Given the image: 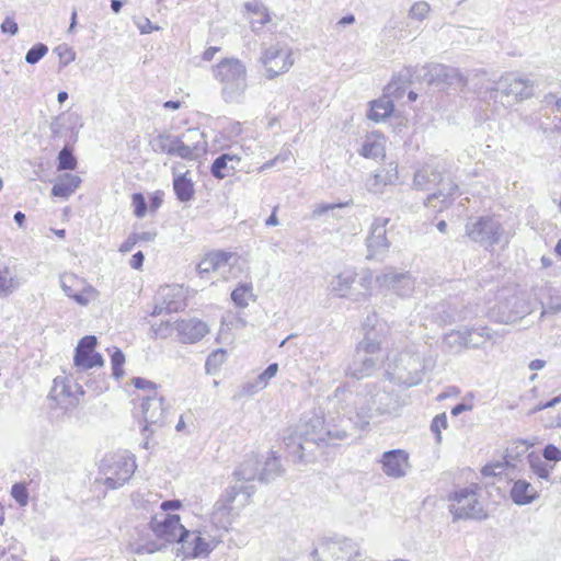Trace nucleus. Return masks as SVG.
I'll use <instances>...</instances> for the list:
<instances>
[{"label":"nucleus","instance_id":"obj_30","mask_svg":"<svg viewBox=\"0 0 561 561\" xmlns=\"http://www.w3.org/2000/svg\"><path fill=\"white\" fill-rule=\"evenodd\" d=\"M239 162L240 157L237 154L222 153L213 162L210 172L216 179H225L233 174Z\"/></svg>","mask_w":561,"mask_h":561},{"label":"nucleus","instance_id":"obj_47","mask_svg":"<svg viewBox=\"0 0 561 561\" xmlns=\"http://www.w3.org/2000/svg\"><path fill=\"white\" fill-rule=\"evenodd\" d=\"M443 185H444L443 188H440L438 192H436L427 197L426 205L435 206L433 204V201L436 198H439V197H443L442 202L444 204H447L449 201V197H451L458 190L457 184H455L451 181H448L446 184H443Z\"/></svg>","mask_w":561,"mask_h":561},{"label":"nucleus","instance_id":"obj_20","mask_svg":"<svg viewBox=\"0 0 561 561\" xmlns=\"http://www.w3.org/2000/svg\"><path fill=\"white\" fill-rule=\"evenodd\" d=\"M358 274L354 268H345L334 276L329 285L331 293L340 298H350L354 301H360L365 298V293H356L353 287Z\"/></svg>","mask_w":561,"mask_h":561},{"label":"nucleus","instance_id":"obj_53","mask_svg":"<svg viewBox=\"0 0 561 561\" xmlns=\"http://www.w3.org/2000/svg\"><path fill=\"white\" fill-rule=\"evenodd\" d=\"M374 282L373 272L369 268L362 271L359 275L358 285L363 289L360 293H365V298L362 300H366L370 296V290Z\"/></svg>","mask_w":561,"mask_h":561},{"label":"nucleus","instance_id":"obj_6","mask_svg":"<svg viewBox=\"0 0 561 561\" xmlns=\"http://www.w3.org/2000/svg\"><path fill=\"white\" fill-rule=\"evenodd\" d=\"M466 236L479 243L485 250H491L495 244L503 248L510 243L511 233L507 232L495 216H480L470 218L465 227Z\"/></svg>","mask_w":561,"mask_h":561},{"label":"nucleus","instance_id":"obj_55","mask_svg":"<svg viewBox=\"0 0 561 561\" xmlns=\"http://www.w3.org/2000/svg\"><path fill=\"white\" fill-rule=\"evenodd\" d=\"M528 445L526 442H515L513 443L507 449L505 459L508 462V460H515L518 457L523 456L528 450Z\"/></svg>","mask_w":561,"mask_h":561},{"label":"nucleus","instance_id":"obj_58","mask_svg":"<svg viewBox=\"0 0 561 561\" xmlns=\"http://www.w3.org/2000/svg\"><path fill=\"white\" fill-rule=\"evenodd\" d=\"M12 497L21 505L26 506L28 503V493L24 484L15 483L11 489Z\"/></svg>","mask_w":561,"mask_h":561},{"label":"nucleus","instance_id":"obj_54","mask_svg":"<svg viewBox=\"0 0 561 561\" xmlns=\"http://www.w3.org/2000/svg\"><path fill=\"white\" fill-rule=\"evenodd\" d=\"M433 320L438 325H444L447 323H450L454 320V312H450L447 310V305L445 302H442L437 307V311L433 313Z\"/></svg>","mask_w":561,"mask_h":561},{"label":"nucleus","instance_id":"obj_23","mask_svg":"<svg viewBox=\"0 0 561 561\" xmlns=\"http://www.w3.org/2000/svg\"><path fill=\"white\" fill-rule=\"evenodd\" d=\"M175 330L180 341L190 344L198 342L209 332L207 323L196 318L176 321Z\"/></svg>","mask_w":561,"mask_h":561},{"label":"nucleus","instance_id":"obj_60","mask_svg":"<svg viewBox=\"0 0 561 561\" xmlns=\"http://www.w3.org/2000/svg\"><path fill=\"white\" fill-rule=\"evenodd\" d=\"M131 383L135 386V388L148 391L149 394H154L157 385L148 379L141 378V377H135L131 379Z\"/></svg>","mask_w":561,"mask_h":561},{"label":"nucleus","instance_id":"obj_48","mask_svg":"<svg viewBox=\"0 0 561 561\" xmlns=\"http://www.w3.org/2000/svg\"><path fill=\"white\" fill-rule=\"evenodd\" d=\"M77 167V159L72 153V150L65 146L58 153V165L60 170H73Z\"/></svg>","mask_w":561,"mask_h":561},{"label":"nucleus","instance_id":"obj_5","mask_svg":"<svg viewBox=\"0 0 561 561\" xmlns=\"http://www.w3.org/2000/svg\"><path fill=\"white\" fill-rule=\"evenodd\" d=\"M255 491L254 485H228L214 504L210 515L211 523L219 528L227 529L232 524L234 516L238 515L237 510L248 505Z\"/></svg>","mask_w":561,"mask_h":561},{"label":"nucleus","instance_id":"obj_28","mask_svg":"<svg viewBox=\"0 0 561 561\" xmlns=\"http://www.w3.org/2000/svg\"><path fill=\"white\" fill-rule=\"evenodd\" d=\"M389 220V218L385 217L375 218L370 227V234L367 238L368 248L375 251H381L389 248L386 230V226L388 225Z\"/></svg>","mask_w":561,"mask_h":561},{"label":"nucleus","instance_id":"obj_50","mask_svg":"<svg viewBox=\"0 0 561 561\" xmlns=\"http://www.w3.org/2000/svg\"><path fill=\"white\" fill-rule=\"evenodd\" d=\"M125 363V355L124 353L115 347L113 354L111 355V364H112V370L113 376L116 379H121L124 376L123 365Z\"/></svg>","mask_w":561,"mask_h":561},{"label":"nucleus","instance_id":"obj_18","mask_svg":"<svg viewBox=\"0 0 561 561\" xmlns=\"http://www.w3.org/2000/svg\"><path fill=\"white\" fill-rule=\"evenodd\" d=\"M178 138L181 159L194 160L206 152L207 142L198 128H188Z\"/></svg>","mask_w":561,"mask_h":561},{"label":"nucleus","instance_id":"obj_32","mask_svg":"<svg viewBox=\"0 0 561 561\" xmlns=\"http://www.w3.org/2000/svg\"><path fill=\"white\" fill-rule=\"evenodd\" d=\"M80 176L71 173H65L57 178L51 187V195L56 197L68 198L79 187Z\"/></svg>","mask_w":561,"mask_h":561},{"label":"nucleus","instance_id":"obj_31","mask_svg":"<svg viewBox=\"0 0 561 561\" xmlns=\"http://www.w3.org/2000/svg\"><path fill=\"white\" fill-rule=\"evenodd\" d=\"M232 254L225 251H216L208 253L197 265V271L201 275H206L216 272L228 265Z\"/></svg>","mask_w":561,"mask_h":561},{"label":"nucleus","instance_id":"obj_33","mask_svg":"<svg viewBox=\"0 0 561 561\" xmlns=\"http://www.w3.org/2000/svg\"><path fill=\"white\" fill-rule=\"evenodd\" d=\"M412 80H415L414 72H412L410 68H407L386 85L383 94L391 100L392 98L396 100L401 99L405 92L407 83Z\"/></svg>","mask_w":561,"mask_h":561},{"label":"nucleus","instance_id":"obj_40","mask_svg":"<svg viewBox=\"0 0 561 561\" xmlns=\"http://www.w3.org/2000/svg\"><path fill=\"white\" fill-rule=\"evenodd\" d=\"M19 287L16 274L4 266L0 268V296H8Z\"/></svg>","mask_w":561,"mask_h":561},{"label":"nucleus","instance_id":"obj_21","mask_svg":"<svg viewBox=\"0 0 561 561\" xmlns=\"http://www.w3.org/2000/svg\"><path fill=\"white\" fill-rule=\"evenodd\" d=\"M96 342L94 335H87L79 341L73 357L77 367L90 369L104 364L102 355L94 352Z\"/></svg>","mask_w":561,"mask_h":561},{"label":"nucleus","instance_id":"obj_17","mask_svg":"<svg viewBox=\"0 0 561 561\" xmlns=\"http://www.w3.org/2000/svg\"><path fill=\"white\" fill-rule=\"evenodd\" d=\"M60 286L64 293L80 306H87L96 295V290L91 285L73 274L60 276Z\"/></svg>","mask_w":561,"mask_h":561},{"label":"nucleus","instance_id":"obj_45","mask_svg":"<svg viewBox=\"0 0 561 561\" xmlns=\"http://www.w3.org/2000/svg\"><path fill=\"white\" fill-rule=\"evenodd\" d=\"M431 5L426 1L414 2L409 12L408 18L413 21L423 22L428 18Z\"/></svg>","mask_w":561,"mask_h":561},{"label":"nucleus","instance_id":"obj_41","mask_svg":"<svg viewBox=\"0 0 561 561\" xmlns=\"http://www.w3.org/2000/svg\"><path fill=\"white\" fill-rule=\"evenodd\" d=\"M529 468L539 479L549 480L553 466L547 465L540 456L530 453L527 456Z\"/></svg>","mask_w":561,"mask_h":561},{"label":"nucleus","instance_id":"obj_51","mask_svg":"<svg viewBox=\"0 0 561 561\" xmlns=\"http://www.w3.org/2000/svg\"><path fill=\"white\" fill-rule=\"evenodd\" d=\"M48 51V47L38 43L34 45L25 55V61L30 65L37 64Z\"/></svg>","mask_w":561,"mask_h":561},{"label":"nucleus","instance_id":"obj_14","mask_svg":"<svg viewBox=\"0 0 561 561\" xmlns=\"http://www.w3.org/2000/svg\"><path fill=\"white\" fill-rule=\"evenodd\" d=\"M83 394L81 386L67 377H56L49 392V398L64 410L78 405L79 397Z\"/></svg>","mask_w":561,"mask_h":561},{"label":"nucleus","instance_id":"obj_42","mask_svg":"<svg viewBox=\"0 0 561 561\" xmlns=\"http://www.w3.org/2000/svg\"><path fill=\"white\" fill-rule=\"evenodd\" d=\"M251 284H240L231 293V300L238 308H245L254 299Z\"/></svg>","mask_w":561,"mask_h":561},{"label":"nucleus","instance_id":"obj_49","mask_svg":"<svg viewBox=\"0 0 561 561\" xmlns=\"http://www.w3.org/2000/svg\"><path fill=\"white\" fill-rule=\"evenodd\" d=\"M244 8L248 12L261 15L260 23L267 24L271 22V15L268 9L259 0H252L244 3Z\"/></svg>","mask_w":561,"mask_h":561},{"label":"nucleus","instance_id":"obj_16","mask_svg":"<svg viewBox=\"0 0 561 561\" xmlns=\"http://www.w3.org/2000/svg\"><path fill=\"white\" fill-rule=\"evenodd\" d=\"M141 413L146 423L141 432L147 433L152 426H162L167 416L164 399L157 392L142 398Z\"/></svg>","mask_w":561,"mask_h":561},{"label":"nucleus","instance_id":"obj_11","mask_svg":"<svg viewBox=\"0 0 561 561\" xmlns=\"http://www.w3.org/2000/svg\"><path fill=\"white\" fill-rule=\"evenodd\" d=\"M137 468L135 458L128 453H118L106 457L102 462V471L105 476L104 484L110 489L124 485Z\"/></svg>","mask_w":561,"mask_h":561},{"label":"nucleus","instance_id":"obj_9","mask_svg":"<svg viewBox=\"0 0 561 561\" xmlns=\"http://www.w3.org/2000/svg\"><path fill=\"white\" fill-rule=\"evenodd\" d=\"M531 95L533 83L530 80L514 73H506L488 91L486 98L493 101L494 104L507 108Z\"/></svg>","mask_w":561,"mask_h":561},{"label":"nucleus","instance_id":"obj_25","mask_svg":"<svg viewBox=\"0 0 561 561\" xmlns=\"http://www.w3.org/2000/svg\"><path fill=\"white\" fill-rule=\"evenodd\" d=\"M184 556L186 558L206 557L211 551L209 542H207L199 533L186 529V535L180 539Z\"/></svg>","mask_w":561,"mask_h":561},{"label":"nucleus","instance_id":"obj_27","mask_svg":"<svg viewBox=\"0 0 561 561\" xmlns=\"http://www.w3.org/2000/svg\"><path fill=\"white\" fill-rule=\"evenodd\" d=\"M382 331L383 329L381 324L379 328L374 325L371 329L367 330L363 340L357 344L355 352H360L370 356H377L380 354L388 355L382 348Z\"/></svg>","mask_w":561,"mask_h":561},{"label":"nucleus","instance_id":"obj_57","mask_svg":"<svg viewBox=\"0 0 561 561\" xmlns=\"http://www.w3.org/2000/svg\"><path fill=\"white\" fill-rule=\"evenodd\" d=\"M447 427V417L445 413L436 415L431 424V431L435 434L436 443L442 442V430Z\"/></svg>","mask_w":561,"mask_h":561},{"label":"nucleus","instance_id":"obj_56","mask_svg":"<svg viewBox=\"0 0 561 561\" xmlns=\"http://www.w3.org/2000/svg\"><path fill=\"white\" fill-rule=\"evenodd\" d=\"M278 371V364H270L266 369L257 376L256 385L263 389L267 386L268 381L276 376Z\"/></svg>","mask_w":561,"mask_h":561},{"label":"nucleus","instance_id":"obj_43","mask_svg":"<svg viewBox=\"0 0 561 561\" xmlns=\"http://www.w3.org/2000/svg\"><path fill=\"white\" fill-rule=\"evenodd\" d=\"M170 291H173L172 289H168V293L163 294V301L160 304H157L151 312V316L157 317L162 314L163 312L172 313L178 312L184 308L183 301H167V297L170 296Z\"/></svg>","mask_w":561,"mask_h":561},{"label":"nucleus","instance_id":"obj_22","mask_svg":"<svg viewBox=\"0 0 561 561\" xmlns=\"http://www.w3.org/2000/svg\"><path fill=\"white\" fill-rule=\"evenodd\" d=\"M382 472L392 479H401L407 476L409 469V454L403 449L385 451L379 460Z\"/></svg>","mask_w":561,"mask_h":561},{"label":"nucleus","instance_id":"obj_36","mask_svg":"<svg viewBox=\"0 0 561 561\" xmlns=\"http://www.w3.org/2000/svg\"><path fill=\"white\" fill-rule=\"evenodd\" d=\"M443 184L440 173L430 165L423 167L414 173L413 184L416 188L428 190L430 184Z\"/></svg>","mask_w":561,"mask_h":561},{"label":"nucleus","instance_id":"obj_24","mask_svg":"<svg viewBox=\"0 0 561 561\" xmlns=\"http://www.w3.org/2000/svg\"><path fill=\"white\" fill-rule=\"evenodd\" d=\"M261 459L257 455L251 454L240 462L232 472V483L239 485H251L249 482L260 476Z\"/></svg>","mask_w":561,"mask_h":561},{"label":"nucleus","instance_id":"obj_34","mask_svg":"<svg viewBox=\"0 0 561 561\" xmlns=\"http://www.w3.org/2000/svg\"><path fill=\"white\" fill-rule=\"evenodd\" d=\"M330 550L335 554L337 561H351L359 556L358 543L348 538L333 542Z\"/></svg>","mask_w":561,"mask_h":561},{"label":"nucleus","instance_id":"obj_2","mask_svg":"<svg viewBox=\"0 0 561 561\" xmlns=\"http://www.w3.org/2000/svg\"><path fill=\"white\" fill-rule=\"evenodd\" d=\"M347 438V432L337 426L329 427L323 415L312 413L302 419L299 432L285 439L286 446L299 461H308L316 447L334 445Z\"/></svg>","mask_w":561,"mask_h":561},{"label":"nucleus","instance_id":"obj_1","mask_svg":"<svg viewBox=\"0 0 561 561\" xmlns=\"http://www.w3.org/2000/svg\"><path fill=\"white\" fill-rule=\"evenodd\" d=\"M402 402L399 394L385 381L365 383L350 393L345 413L356 426L364 428L377 416L397 413Z\"/></svg>","mask_w":561,"mask_h":561},{"label":"nucleus","instance_id":"obj_52","mask_svg":"<svg viewBox=\"0 0 561 561\" xmlns=\"http://www.w3.org/2000/svg\"><path fill=\"white\" fill-rule=\"evenodd\" d=\"M54 53L58 55L59 64L61 67L69 65L76 58V53L73 51V49L66 44L58 45L54 49Z\"/></svg>","mask_w":561,"mask_h":561},{"label":"nucleus","instance_id":"obj_63","mask_svg":"<svg viewBox=\"0 0 561 561\" xmlns=\"http://www.w3.org/2000/svg\"><path fill=\"white\" fill-rule=\"evenodd\" d=\"M225 356H226V351H224V350H217V351L213 352L207 357L206 367L208 368L213 365L214 366L220 365L225 360Z\"/></svg>","mask_w":561,"mask_h":561},{"label":"nucleus","instance_id":"obj_12","mask_svg":"<svg viewBox=\"0 0 561 561\" xmlns=\"http://www.w3.org/2000/svg\"><path fill=\"white\" fill-rule=\"evenodd\" d=\"M493 333L488 327L451 330L444 335V346L453 353H459L465 347H480L485 340H492Z\"/></svg>","mask_w":561,"mask_h":561},{"label":"nucleus","instance_id":"obj_7","mask_svg":"<svg viewBox=\"0 0 561 561\" xmlns=\"http://www.w3.org/2000/svg\"><path fill=\"white\" fill-rule=\"evenodd\" d=\"M423 364L417 352L405 350L392 357L387 355L386 375L390 381L415 386L422 381Z\"/></svg>","mask_w":561,"mask_h":561},{"label":"nucleus","instance_id":"obj_26","mask_svg":"<svg viewBox=\"0 0 561 561\" xmlns=\"http://www.w3.org/2000/svg\"><path fill=\"white\" fill-rule=\"evenodd\" d=\"M510 497L514 504L525 506L534 503L539 497V491L529 481L517 479L512 481Z\"/></svg>","mask_w":561,"mask_h":561},{"label":"nucleus","instance_id":"obj_13","mask_svg":"<svg viewBox=\"0 0 561 561\" xmlns=\"http://www.w3.org/2000/svg\"><path fill=\"white\" fill-rule=\"evenodd\" d=\"M260 61L265 69V77L270 80L287 72L295 62L291 48L280 43L266 47Z\"/></svg>","mask_w":561,"mask_h":561},{"label":"nucleus","instance_id":"obj_15","mask_svg":"<svg viewBox=\"0 0 561 561\" xmlns=\"http://www.w3.org/2000/svg\"><path fill=\"white\" fill-rule=\"evenodd\" d=\"M376 283L379 288L392 290L400 297H409L414 291L415 283L411 274L397 273L393 270H386L376 276Z\"/></svg>","mask_w":561,"mask_h":561},{"label":"nucleus","instance_id":"obj_19","mask_svg":"<svg viewBox=\"0 0 561 561\" xmlns=\"http://www.w3.org/2000/svg\"><path fill=\"white\" fill-rule=\"evenodd\" d=\"M385 359H387V355L385 354L370 356L355 352L352 362L346 368V375L356 379H363L373 375L378 368L383 366Z\"/></svg>","mask_w":561,"mask_h":561},{"label":"nucleus","instance_id":"obj_59","mask_svg":"<svg viewBox=\"0 0 561 561\" xmlns=\"http://www.w3.org/2000/svg\"><path fill=\"white\" fill-rule=\"evenodd\" d=\"M134 214L137 218L145 217L147 213V202L141 193L133 194Z\"/></svg>","mask_w":561,"mask_h":561},{"label":"nucleus","instance_id":"obj_29","mask_svg":"<svg viewBox=\"0 0 561 561\" xmlns=\"http://www.w3.org/2000/svg\"><path fill=\"white\" fill-rule=\"evenodd\" d=\"M150 145L154 152L165 153L168 156L180 158L179 138L169 131L159 133Z\"/></svg>","mask_w":561,"mask_h":561},{"label":"nucleus","instance_id":"obj_35","mask_svg":"<svg viewBox=\"0 0 561 561\" xmlns=\"http://www.w3.org/2000/svg\"><path fill=\"white\" fill-rule=\"evenodd\" d=\"M398 179L397 168L391 170H380L371 175L367 182V188L373 193H381V187L393 184Z\"/></svg>","mask_w":561,"mask_h":561},{"label":"nucleus","instance_id":"obj_44","mask_svg":"<svg viewBox=\"0 0 561 561\" xmlns=\"http://www.w3.org/2000/svg\"><path fill=\"white\" fill-rule=\"evenodd\" d=\"M282 472L280 462L276 457L268 458L260 472L259 480L268 482L279 476Z\"/></svg>","mask_w":561,"mask_h":561},{"label":"nucleus","instance_id":"obj_4","mask_svg":"<svg viewBox=\"0 0 561 561\" xmlns=\"http://www.w3.org/2000/svg\"><path fill=\"white\" fill-rule=\"evenodd\" d=\"M213 75L221 85V96L227 103H239L248 88L247 68L237 58H224L213 67Z\"/></svg>","mask_w":561,"mask_h":561},{"label":"nucleus","instance_id":"obj_37","mask_svg":"<svg viewBox=\"0 0 561 561\" xmlns=\"http://www.w3.org/2000/svg\"><path fill=\"white\" fill-rule=\"evenodd\" d=\"M352 204H353L352 199L343 202V203L318 204L312 209L311 218L317 219L322 216H328L333 219H341V218H343L341 210L351 206Z\"/></svg>","mask_w":561,"mask_h":561},{"label":"nucleus","instance_id":"obj_8","mask_svg":"<svg viewBox=\"0 0 561 561\" xmlns=\"http://www.w3.org/2000/svg\"><path fill=\"white\" fill-rule=\"evenodd\" d=\"M479 490L480 488L477 484H470L456 489L448 494V511L453 515L454 522L460 519L484 520L488 518L489 515L479 500Z\"/></svg>","mask_w":561,"mask_h":561},{"label":"nucleus","instance_id":"obj_61","mask_svg":"<svg viewBox=\"0 0 561 561\" xmlns=\"http://www.w3.org/2000/svg\"><path fill=\"white\" fill-rule=\"evenodd\" d=\"M542 457L548 461L558 462L561 460V450L556 445L549 444L543 448Z\"/></svg>","mask_w":561,"mask_h":561},{"label":"nucleus","instance_id":"obj_64","mask_svg":"<svg viewBox=\"0 0 561 561\" xmlns=\"http://www.w3.org/2000/svg\"><path fill=\"white\" fill-rule=\"evenodd\" d=\"M1 31L3 33H9L10 35H15L19 31V26L13 19L8 16L1 23Z\"/></svg>","mask_w":561,"mask_h":561},{"label":"nucleus","instance_id":"obj_10","mask_svg":"<svg viewBox=\"0 0 561 561\" xmlns=\"http://www.w3.org/2000/svg\"><path fill=\"white\" fill-rule=\"evenodd\" d=\"M414 79L438 89L449 87L462 88L467 84L466 78L457 68L443 64H428L415 69Z\"/></svg>","mask_w":561,"mask_h":561},{"label":"nucleus","instance_id":"obj_3","mask_svg":"<svg viewBox=\"0 0 561 561\" xmlns=\"http://www.w3.org/2000/svg\"><path fill=\"white\" fill-rule=\"evenodd\" d=\"M150 529L157 537V540L131 543V549L136 553H153L165 547V542H179L183 535H186V528L180 523V516L165 512L156 513L150 522Z\"/></svg>","mask_w":561,"mask_h":561},{"label":"nucleus","instance_id":"obj_39","mask_svg":"<svg viewBox=\"0 0 561 561\" xmlns=\"http://www.w3.org/2000/svg\"><path fill=\"white\" fill-rule=\"evenodd\" d=\"M173 190L180 202H190L194 196V184L186 174L178 175L173 180Z\"/></svg>","mask_w":561,"mask_h":561},{"label":"nucleus","instance_id":"obj_62","mask_svg":"<svg viewBox=\"0 0 561 561\" xmlns=\"http://www.w3.org/2000/svg\"><path fill=\"white\" fill-rule=\"evenodd\" d=\"M151 330L154 337L167 339L171 334V323L169 321L152 325Z\"/></svg>","mask_w":561,"mask_h":561},{"label":"nucleus","instance_id":"obj_46","mask_svg":"<svg viewBox=\"0 0 561 561\" xmlns=\"http://www.w3.org/2000/svg\"><path fill=\"white\" fill-rule=\"evenodd\" d=\"M362 154L365 158L377 159L385 156V147L381 140H366L363 145Z\"/></svg>","mask_w":561,"mask_h":561},{"label":"nucleus","instance_id":"obj_38","mask_svg":"<svg viewBox=\"0 0 561 561\" xmlns=\"http://www.w3.org/2000/svg\"><path fill=\"white\" fill-rule=\"evenodd\" d=\"M394 104L393 100L389 99L385 94L371 102V107L368 113V118L374 122H380L391 115L393 112Z\"/></svg>","mask_w":561,"mask_h":561}]
</instances>
